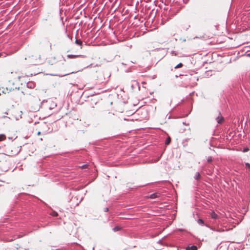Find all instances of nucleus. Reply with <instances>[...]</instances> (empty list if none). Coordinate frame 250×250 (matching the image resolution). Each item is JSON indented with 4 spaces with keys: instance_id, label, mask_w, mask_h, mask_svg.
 Returning a JSON list of instances; mask_svg holds the SVG:
<instances>
[{
    "instance_id": "f257e3e1",
    "label": "nucleus",
    "mask_w": 250,
    "mask_h": 250,
    "mask_svg": "<svg viewBox=\"0 0 250 250\" xmlns=\"http://www.w3.org/2000/svg\"><path fill=\"white\" fill-rule=\"evenodd\" d=\"M46 102L47 103V107L49 109H54L57 106L56 103L51 100L47 101Z\"/></svg>"
},
{
    "instance_id": "f03ea898",
    "label": "nucleus",
    "mask_w": 250,
    "mask_h": 250,
    "mask_svg": "<svg viewBox=\"0 0 250 250\" xmlns=\"http://www.w3.org/2000/svg\"><path fill=\"white\" fill-rule=\"evenodd\" d=\"M216 120L219 124H222L224 121V119L220 112L218 113V116L216 118Z\"/></svg>"
},
{
    "instance_id": "7ed1b4c3",
    "label": "nucleus",
    "mask_w": 250,
    "mask_h": 250,
    "mask_svg": "<svg viewBox=\"0 0 250 250\" xmlns=\"http://www.w3.org/2000/svg\"><path fill=\"white\" fill-rule=\"evenodd\" d=\"M161 194L158 192L154 193L153 194H151L149 196V198L150 199H155L157 198H158L160 196Z\"/></svg>"
},
{
    "instance_id": "20e7f679",
    "label": "nucleus",
    "mask_w": 250,
    "mask_h": 250,
    "mask_svg": "<svg viewBox=\"0 0 250 250\" xmlns=\"http://www.w3.org/2000/svg\"><path fill=\"white\" fill-rule=\"evenodd\" d=\"M26 86L28 88L32 89L35 87V83L32 82H29L27 83Z\"/></svg>"
},
{
    "instance_id": "39448f33",
    "label": "nucleus",
    "mask_w": 250,
    "mask_h": 250,
    "mask_svg": "<svg viewBox=\"0 0 250 250\" xmlns=\"http://www.w3.org/2000/svg\"><path fill=\"white\" fill-rule=\"evenodd\" d=\"M186 250H197L198 248L196 246L193 245L191 247L188 246L186 248Z\"/></svg>"
},
{
    "instance_id": "423d86ee",
    "label": "nucleus",
    "mask_w": 250,
    "mask_h": 250,
    "mask_svg": "<svg viewBox=\"0 0 250 250\" xmlns=\"http://www.w3.org/2000/svg\"><path fill=\"white\" fill-rule=\"evenodd\" d=\"M194 178L195 180H197V181H199L201 179V175H200V174L199 173V172H197L194 176Z\"/></svg>"
},
{
    "instance_id": "0eeeda50",
    "label": "nucleus",
    "mask_w": 250,
    "mask_h": 250,
    "mask_svg": "<svg viewBox=\"0 0 250 250\" xmlns=\"http://www.w3.org/2000/svg\"><path fill=\"white\" fill-rule=\"evenodd\" d=\"M80 56H81V55H76L69 54V55H67V57L68 58L71 59V58H75L79 57H80Z\"/></svg>"
},
{
    "instance_id": "6e6552de",
    "label": "nucleus",
    "mask_w": 250,
    "mask_h": 250,
    "mask_svg": "<svg viewBox=\"0 0 250 250\" xmlns=\"http://www.w3.org/2000/svg\"><path fill=\"white\" fill-rule=\"evenodd\" d=\"M114 116V114L113 113L108 112L106 115V117L108 119H111L112 117Z\"/></svg>"
},
{
    "instance_id": "1a4fd4ad",
    "label": "nucleus",
    "mask_w": 250,
    "mask_h": 250,
    "mask_svg": "<svg viewBox=\"0 0 250 250\" xmlns=\"http://www.w3.org/2000/svg\"><path fill=\"white\" fill-rule=\"evenodd\" d=\"M75 43L82 46L83 43L81 40L76 39ZM81 48H82V47H81Z\"/></svg>"
},
{
    "instance_id": "9d476101",
    "label": "nucleus",
    "mask_w": 250,
    "mask_h": 250,
    "mask_svg": "<svg viewBox=\"0 0 250 250\" xmlns=\"http://www.w3.org/2000/svg\"><path fill=\"white\" fill-rule=\"evenodd\" d=\"M210 215L211 217L214 219L217 218L218 216L217 215L214 211L211 212Z\"/></svg>"
},
{
    "instance_id": "9b49d317",
    "label": "nucleus",
    "mask_w": 250,
    "mask_h": 250,
    "mask_svg": "<svg viewBox=\"0 0 250 250\" xmlns=\"http://www.w3.org/2000/svg\"><path fill=\"white\" fill-rule=\"evenodd\" d=\"M6 139V136L4 134H0V141L5 140Z\"/></svg>"
},
{
    "instance_id": "f8f14e48",
    "label": "nucleus",
    "mask_w": 250,
    "mask_h": 250,
    "mask_svg": "<svg viewBox=\"0 0 250 250\" xmlns=\"http://www.w3.org/2000/svg\"><path fill=\"white\" fill-rule=\"evenodd\" d=\"M197 222L200 225H203L204 224V222L202 219H199L197 220Z\"/></svg>"
},
{
    "instance_id": "ddd939ff",
    "label": "nucleus",
    "mask_w": 250,
    "mask_h": 250,
    "mask_svg": "<svg viewBox=\"0 0 250 250\" xmlns=\"http://www.w3.org/2000/svg\"><path fill=\"white\" fill-rule=\"evenodd\" d=\"M171 141L170 138L169 137H167L166 140L165 144L166 145H169Z\"/></svg>"
},
{
    "instance_id": "4468645a",
    "label": "nucleus",
    "mask_w": 250,
    "mask_h": 250,
    "mask_svg": "<svg viewBox=\"0 0 250 250\" xmlns=\"http://www.w3.org/2000/svg\"><path fill=\"white\" fill-rule=\"evenodd\" d=\"M121 228L119 226H116L113 229V230L115 232L120 230Z\"/></svg>"
},
{
    "instance_id": "2eb2a0df",
    "label": "nucleus",
    "mask_w": 250,
    "mask_h": 250,
    "mask_svg": "<svg viewBox=\"0 0 250 250\" xmlns=\"http://www.w3.org/2000/svg\"><path fill=\"white\" fill-rule=\"evenodd\" d=\"M182 66H183V64L181 62H180L179 64H178L177 65H176L174 67V68L175 69H177V68H180V67H182Z\"/></svg>"
},
{
    "instance_id": "dca6fc26",
    "label": "nucleus",
    "mask_w": 250,
    "mask_h": 250,
    "mask_svg": "<svg viewBox=\"0 0 250 250\" xmlns=\"http://www.w3.org/2000/svg\"><path fill=\"white\" fill-rule=\"evenodd\" d=\"M51 215L53 216H58V213L57 212H55V211H53Z\"/></svg>"
},
{
    "instance_id": "f3484780",
    "label": "nucleus",
    "mask_w": 250,
    "mask_h": 250,
    "mask_svg": "<svg viewBox=\"0 0 250 250\" xmlns=\"http://www.w3.org/2000/svg\"><path fill=\"white\" fill-rule=\"evenodd\" d=\"M207 161L208 163H210L212 161V159L211 157H208V158Z\"/></svg>"
},
{
    "instance_id": "a211bd4d",
    "label": "nucleus",
    "mask_w": 250,
    "mask_h": 250,
    "mask_svg": "<svg viewBox=\"0 0 250 250\" xmlns=\"http://www.w3.org/2000/svg\"><path fill=\"white\" fill-rule=\"evenodd\" d=\"M245 165H246V167L247 168H249V169H250V164H249V163H246V164H245Z\"/></svg>"
},
{
    "instance_id": "6ab92c4d",
    "label": "nucleus",
    "mask_w": 250,
    "mask_h": 250,
    "mask_svg": "<svg viewBox=\"0 0 250 250\" xmlns=\"http://www.w3.org/2000/svg\"><path fill=\"white\" fill-rule=\"evenodd\" d=\"M87 165H83V166H82V168H87Z\"/></svg>"
},
{
    "instance_id": "aec40b11",
    "label": "nucleus",
    "mask_w": 250,
    "mask_h": 250,
    "mask_svg": "<svg viewBox=\"0 0 250 250\" xmlns=\"http://www.w3.org/2000/svg\"><path fill=\"white\" fill-rule=\"evenodd\" d=\"M248 150H249V148H245L244 149L243 152H247Z\"/></svg>"
},
{
    "instance_id": "412c9836",
    "label": "nucleus",
    "mask_w": 250,
    "mask_h": 250,
    "mask_svg": "<svg viewBox=\"0 0 250 250\" xmlns=\"http://www.w3.org/2000/svg\"><path fill=\"white\" fill-rule=\"evenodd\" d=\"M108 211V208H104V212H107Z\"/></svg>"
},
{
    "instance_id": "4be33fe9",
    "label": "nucleus",
    "mask_w": 250,
    "mask_h": 250,
    "mask_svg": "<svg viewBox=\"0 0 250 250\" xmlns=\"http://www.w3.org/2000/svg\"><path fill=\"white\" fill-rule=\"evenodd\" d=\"M159 158H158L157 159H156V160L153 161L152 162L153 163H156V162H157L159 161Z\"/></svg>"
},
{
    "instance_id": "5701e85b",
    "label": "nucleus",
    "mask_w": 250,
    "mask_h": 250,
    "mask_svg": "<svg viewBox=\"0 0 250 250\" xmlns=\"http://www.w3.org/2000/svg\"><path fill=\"white\" fill-rule=\"evenodd\" d=\"M134 83L135 85L139 86L138 83L137 82L134 81Z\"/></svg>"
},
{
    "instance_id": "b1692460",
    "label": "nucleus",
    "mask_w": 250,
    "mask_h": 250,
    "mask_svg": "<svg viewBox=\"0 0 250 250\" xmlns=\"http://www.w3.org/2000/svg\"><path fill=\"white\" fill-rule=\"evenodd\" d=\"M67 74H64V75H58L59 77H63V76H65L66 75H67Z\"/></svg>"
},
{
    "instance_id": "393cba45",
    "label": "nucleus",
    "mask_w": 250,
    "mask_h": 250,
    "mask_svg": "<svg viewBox=\"0 0 250 250\" xmlns=\"http://www.w3.org/2000/svg\"><path fill=\"white\" fill-rule=\"evenodd\" d=\"M171 54H172V55H175V56H176V54L175 53V52H174V51H172V52H171Z\"/></svg>"
},
{
    "instance_id": "a878e982",
    "label": "nucleus",
    "mask_w": 250,
    "mask_h": 250,
    "mask_svg": "<svg viewBox=\"0 0 250 250\" xmlns=\"http://www.w3.org/2000/svg\"><path fill=\"white\" fill-rule=\"evenodd\" d=\"M247 56L248 57H250V53H248V54H247Z\"/></svg>"
},
{
    "instance_id": "bb28decb",
    "label": "nucleus",
    "mask_w": 250,
    "mask_h": 250,
    "mask_svg": "<svg viewBox=\"0 0 250 250\" xmlns=\"http://www.w3.org/2000/svg\"><path fill=\"white\" fill-rule=\"evenodd\" d=\"M51 47H52V45H51V43H50V47L51 49Z\"/></svg>"
},
{
    "instance_id": "cd10ccee",
    "label": "nucleus",
    "mask_w": 250,
    "mask_h": 250,
    "mask_svg": "<svg viewBox=\"0 0 250 250\" xmlns=\"http://www.w3.org/2000/svg\"><path fill=\"white\" fill-rule=\"evenodd\" d=\"M40 134H41V132H40V131H39V132H38V135H40Z\"/></svg>"
},
{
    "instance_id": "c85d7f7f",
    "label": "nucleus",
    "mask_w": 250,
    "mask_h": 250,
    "mask_svg": "<svg viewBox=\"0 0 250 250\" xmlns=\"http://www.w3.org/2000/svg\"><path fill=\"white\" fill-rule=\"evenodd\" d=\"M2 55V53H0V57Z\"/></svg>"
},
{
    "instance_id": "c756f323",
    "label": "nucleus",
    "mask_w": 250,
    "mask_h": 250,
    "mask_svg": "<svg viewBox=\"0 0 250 250\" xmlns=\"http://www.w3.org/2000/svg\"><path fill=\"white\" fill-rule=\"evenodd\" d=\"M132 88H133V87H134V84H132Z\"/></svg>"
}]
</instances>
